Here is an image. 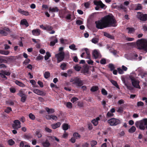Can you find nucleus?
<instances>
[{"label": "nucleus", "instance_id": "nucleus-3", "mask_svg": "<svg viewBox=\"0 0 147 147\" xmlns=\"http://www.w3.org/2000/svg\"><path fill=\"white\" fill-rule=\"evenodd\" d=\"M137 49H143L147 52V41L144 39L138 40L137 42Z\"/></svg>", "mask_w": 147, "mask_h": 147}, {"label": "nucleus", "instance_id": "nucleus-51", "mask_svg": "<svg viewBox=\"0 0 147 147\" xmlns=\"http://www.w3.org/2000/svg\"><path fill=\"white\" fill-rule=\"evenodd\" d=\"M125 40L127 41H133L134 40V38H133L126 37Z\"/></svg>", "mask_w": 147, "mask_h": 147}, {"label": "nucleus", "instance_id": "nucleus-48", "mask_svg": "<svg viewBox=\"0 0 147 147\" xmlns=\"http://www.w3.org/2000/svg\"><path fill=\"white\" fill-rule=\"evenodd\" d=\"M30 61V60L29 59H27L23 62V64L24 65H26L29 63Z\"/></svg>", "mask_w": 147, "mask_h": 147}, {"label": "nucleus", "instance_id": "nucleus-22", "mask_svg": "<svg viewBox=\"0 0 147 147\" xmlns=\"http://www.w3.org/2000/svg\"><path fill=\"white\" fill-rule=\"evenodd\" d=\"M45 110L48 114H52L55 112V110L53 109H49L48 107L45 108Z\"/></svg>", "mask_w": 147, "mask_h": 147}, {"label": "nucleus", "instance_id": "nucleus-38", "mask_svg": "<svg viewBox=\"0 0 147 147\" xmlns=\"http://www.w3.org/2000/svg\"><path fill=\"white\" fill-rule=\"evenodd\" d=\"M69 48L73 50H76L77 49L76 48V45L74 44H72L69 46Z\"/></svg>", "mask_w": 147, "mask_h": 147}, {"label": "nucleus", "instance_id": "nucleus-24", "mask_svg": "<svg viewBox=\"0 0 147 147\" xmlns=\"http://www.w3.org/2000/svg\"><path fill=\"white\" fill-rule=\"evenodd\" d=\"M104 35L111 39H113L114 38V36H113L106 32H104Z\"/></svg>", "mask_w": 147, "mask_h": 147}, {"label": "nucleus", "instance_id": "nucleus-9", "mask_svg": "<svg viewBox=\"0 0 147 147\" xmlns=\"http://www.w3.org/2000/svg\"><path fill=\"white\" fill-rule=\"evenodd\" d=\"M13 128L18 130L21 127V123L19 120H15L13 121V123L12 125Z\"/></svg>", "mask_w": 147, "mask_h": 147}, {"label": "nucleus", "instance_id": "nucleus-25", "mask_svg": "<svg viewBox=\"0 0 147 147\" xmlns=\"http://www.w3.org/2000/svg\"><path fill=\"white\" fill-rule=\"evenodd\" d=\"M20 24L22 25H25L26 27H28L29 25L27 21L25 19H24L21 21Z\"/></svg>", "mask_w": 147, "mask_h": 147}, {"label": "nucleus", "instance_id": "nucleus-39", "mask_svg": "<svg viewBox=\"0 0 147 147\" xmlns=\"http://www.w3.org/2000/svg\"><path fill=\"white\" fill-rule=\"evenodd\" d=\"M44 76L45 78H47L50 76V73L48 71H46L44 74Z\"/></svg>", "mask_w": 147, "mask_h": 147}, {"label": "nucleus", "instance_id": "nucleus-42", "mask_svg": "<svg viewBox=\"0 0 147 147\" xmlns=\"http://www.w3.org/2000/svg\"><path fill=\"white\" fill-rule=\"evenodd\" d=\"M111 71L113 70L115 67L114 65L112 64H109L108 65Z\"/></svg>", "mask_w": 147, "mask_h": 147}, {"label": "nucleus", "instance_id": "nucleus-53", "mask_svg": "<svg viewBox=\"0 0 147 147\" xmlns=\"http://www.w3.org/2000/svg\"><path fill=\"white\" fill-rule=\"evenodd\" d=\"M53 29V28L51 26L48 25L46 27V29L45 30L49 31Z\"/></svg>", "mask_w": 147, "mask_h": 147}, {"label": "nucleus", "instance_id": "nucleus-8", "mask_svg": "<svg viewBox=\"0 0 147 147\" xmlns=\"http://www.w3.org/2000/svg\"><path fill=\"white\" fill-rule=\"evenodd\" d=\"M57 60V63H59L63 60L64 58V53L63 51H61L55 55Z\"/></svg>", "mask_w": 147, "mask_h": 147}, {"label": "nucleus", "instance_id": "nucleus-20", "mask_svg": "<svg viewBox=\"0 0 147 147\" xmlns=\"http://www.w3.org/2000/svg\"><path fill=\"white\" fill-rule=\"evenodd\" d=\"M100 118L97 117L95 119H94L92 121V123L94 126H96L98 123V121L100 120Z\"/></svg>", "mask_w": 147, "mask_h": 147}, {"label": "nucleus", "instance_id": "nucleus-34", "mask_svg": "<svg viewBox=\"0 0 147 147\" xmlns=\"http://www.w3.org/2000/svg\"><path fill=\"white\" fill-rule=\"evenodd\" d=\"M18 95L20 96V97H22L26 95L24 94V92L21 90L19 91L18 93Z\"/></svg>", "mask_w": 147, "mask_h": 147}, {"label": "nucleus", "instance_id": "nucleus-36", "mask_svg": "<svg viewBox=\"0 0 147 147\" xmlns=\"http://www.w3.org/2000/svg\"><path fill=\"white\" fill-rule=\"evenodd\" d=\"M98 89V87L97 86H94L92 87L91 89L90 90L92 92H94L97 91Z\"/></svg>", "mask_w": 147, "mask_h": 147}, {"label": "nucleus", "instance_id": "nucleus-33", "mask_svg": "<svg viewBox=\"0 0 147 147\" xmlns=\"http://www.w3.org/2000/svg\"><path fill=\"white\" fill-rule=\"evenodd\" d=\"M136 130V128L134 126H132L129 130V133H132L134 132Z\"/></svg>", "mask_w": 147, "mask_h": 147}, {"label": "nucleus", "instance_id": "nucleus-2", "mask_svg": "<svg viewBox=\"0 0 147 147\" xmlns=\"http://www.w3.org/2000/svg\"><path fill=\"white\" fill-rule=\"evenodd\" d=\"M135 125L136 127L141 130H144L147 129V118H144L142 120L136 121Z\"/></svg>", "mask_w": 147, "mask_h": 147}, {"label": "nucleus", "instance_id": "nucleus-37", "mask_svg": "<svg viewBox=\"0 0 147 147\" xmlns=\"http://www.w3.org/2000/svg\"><path fill=\"white\" fill-rule=\"evenodd\" d=\"M97 144V142L95 140H93L91 142L90 144L91 147H96L95 146Z\"/></svg>", "mask_w": 147, "mask_h": 147}, {"label": "nucleus", "instance_id": "nucleus-50", "mask_svg": "<svg viewBox=\"0 0 147 147\" xmlns=\"http://www.w3.org/2000/svg\"><path fill=\"white\" fill-rule=\"evenodd\" d=\"M101 92L102 94L104 95H106L107 94V92L104 88L102 89L101 90Z\"/></svg>", "mask_w": 147, "mask_h": 147}, {"label": "nucleus", "instance_id": "nucleus-47", "mask_svg": "<svg viewBox=\"0 0 147 147\" xmlns=\"http://www.w3.org/2000/svg\"><path fill=\"white\" fill-rule=\"evenodd\" d=\"M29 118L32 120H34L35 119V116L31 113L29 114Z\"/></svg>", "mask_w": 147, "mask_h": 147}, {"label": "nucleus", "instance_id": "nucleus-60", "mask_svg": "<svg viewBox=\"0 0 147 147\" xmlns=\"http://www.w3.org/2000/svg\"><path fill=\"white\" fill-rule=\"evenodd\" d=\"M117 70L119 74H122L124 73V72L122 69H121L120 68H117Z\"/></svg>", "mask_w": 147, "mask_h": 147}, {"label": "nucleus", "instance_id": "nucleus-21", "mask_svg": "<svg viewBox=\"0 0 147 147\" xmlns=\"http://www.w3.org/2000/svg\"><path fill=\"white\" fill-rule=\"evenodd\" d=\"M35 134L38 138H41L42 136L41 130H37L36 131Z\"/></svg>", "mask_w": 147, "mask_h": 147}, {"label": "nucleus", "instance_id": "nucleus-45", "mask_svg": "<svg viewBox=\"0 0 147 147\" xmlns=\"http://www.w3.org/2000/svg\"><path fill=\"white\" fill-rule=\"evenodd\" d=\"M144 105V103L141 101L138 102L137 103V107H142Z\"/></svg>", "mask_w": 147, "mask_h": 147}, {"label": "nucleus", "instance_id": "nucleus-16", "mask_svg": "<svg viewBox=\"0 0 147 147\" xmlns=\"http://www.w3.org/2000/svg\"><path fill=\"white\" fill-rule=\"evenodd\" d=\"M58 10L59 9L57 7H50L49 8V11L50 12H57Z\"/></svg>", "mask_w": 147, "mask_h": 147}, {"label": "nucleus", "instance_id": "nucleus-41", "mask_svg": "<svg viewBox=\"0 0 147 147\" xmlns=\"http://www.w3.org/2000/svg\"><path fill=\"white\" fill-rule=\"evenodd\" d=\"M66 105L69 109H71L72 108V104L70 102H67L66 104Z\"/></svg>", "mask_w": 147, "mask_h": 147}, {"label": "nucleus", "instance_id": "nucleus-26", "mask_svg": "<svg viewBox=\"0 0 147 147\" xmlns=\"http://www.w3.org/2000/svg\"><path fill=\"white\" fill-rule=\"evenodd\" d=\"M42 145L44 147H49L50 145V144L48 140H46L45 142L42 143Z\"/></svg>", "mask_w": 147, "mask_h": 147}, {"label": "nucleus", "instance_id": "nucleus-57", "mask_svg": "<svg viewBox=\"0 0 147 147\" xmlns=\"http://www.w3.org/2000/svg\"><path fill=\"white\" fill-rule=\"evenodd\" d=\"M81 68V67L79 66L78 65H76L74 67V69L76 71H79Z\"/></svg>", "mask_w": 147, "mask_h": 147}, {"label": "nucleus", "instance_id": "nucleus-59", "mask_svg": "<svg viewBox=\"0 0 147 147\" xmlns=\"http://www.w3.org/2000/svg\"><path fill=\"white\" fill-rule=\"evenodd\" d=\"M21 97V101L22 102H25L26 100V97H27L26 95H25L24 96Z\"/></svg>", "mask_w": 147, "mask_h": 147}, {"label": "nucleus", "instance_id": "nucleus-56", "mask_svg": "<svg viewBox=\"0 0 147 147\" xmlns=\"http://www.w3.org/2000/svg\"><path fill=\"white\" fill-rule=\"evenodd\" d=\"M90 2H87L84 3V6L86 8H88L89 7Z\"/></svg>", "mask_w": 147, "mask_h": 147}, {"label": "nucleus", "instance_id": "nucleus-46", "mask_svg": "<svg viewBox=\"0 0 147 147\" xmlns=\"http://www.w3.org/2000/svg\"><path fill=\"white\" fill-rule=\"evenodd\" d=\"M8 142L9 145H13L14 143L15 142L12 139L9 140L8 141Z\"/></svg>", "mask_w": 147, "mask_h": 147}, {"label": "nucleus", "instance_id": "nucleus-54", "mask_svg": "<svg viewBox=\"0 0 147 147\" xmlns=\"http://www.w3.org/2000/svg\"><path fill=\"white\" fill-rule=\"evenodd\" d=\"M12 110L11 108L10 107H8L5 109V112L7 113H9Z\"/></svg>", "mask_w": 147, "mask_h": 147}, {"label": "nucleus", "instance_id": "nucleus-58", "mask_svg": "<svg viewBox=\"0 0 147 147\" xmlns=\"http://www.w3.org/2000/svg\"><path fill=\"white\" fill-rule=\"evenodd\" d=\"M10 92L11 93H15L16 91V90L15 88L11 87L9 89Z\"/></svg>", "mask_w": 147, "mask_h": 147}, {"label": "nucleus", "instance_id": "nucleus-43", "mask_svg": "<svg viewBox=\"0 0 147 147\" xmlns=\"http://www.w3.org/2000/svg\"><path fill=\"white\" fill-rule=\"evenodd\" d=\"M1 72L4 75L7 76H9L11 74L10 72L8 71H2Z\"/></svg>", "mask_w": 147, "mask_h": 147}, {"label": "nucleus", "instance_id": "nucleus-32", "mask_svg": "<svg viewBox=\"0 0 147 147\" xmlns=\"http://www.w3.org/2000/svg\"><path fill=\"white\" fill-rule=\"evenodd\" d=\"M142 8V6L141 4H138L136 5V8L135 9V10H141Z\"/></svg>", "mask_w": 147, "mask_h": 147}, {"label": "nucleus", "instance_id": "nucleus-28", "mask_svg": "<svg viewBox=\"0 0 147 147\" xmlns=\"http://www.w3.org/2000/svg\"><path fill=\"white\" fill-rule=\"evenodd\" d=\"M69 126L67 123H64L63 124L62 126V128L64 130H66L69 128Z\"/></svg>", "mask_w": 147, "mask_h": 147}, {"label": "nucleus", "instance_id": "nucleus-15", "mask_svg": "<svg viewBox=\"0 0 147 147\" xmlns=\"http://www.w3.org/2000/svg\"><path fill=\"white\" fill-rule=\"evenodd\" d=\"M40 30L39 29L33 30L32 31V34L34 36H38L40 34Z\"/></svg>", "mask_w": 147, "mask_h": 147}, {"label": "nucleus", "instance_id": "nucleus-7", "mask_svg": "<svg viewBox=\"0 0 147 147\" xmlns=\"http://www.w3.org/2000/svg\"><path fill=\"white\" fill-rule=\"evenodd\" d=\"M129 78L131 80L132 85L135 88L140 89V87L139 85V81L132 76H130Z\"/></svg>", "mask_w": 147, "mask_h": 147}, {"label": "nucleus", "instance_id": "nucleus-30", "mask_svg": "<svg viewBox=\"0 0 147 147\" xmlns=\"http://www.w3.org/2000/svg\"><path fill=\"white\" fill-rule=\"evenodd\" d=\"M110 82L113 85L115 86L117 88H119V86L116 81H115L113 80H110Z\"/></svg>", "mask_w": 147, "mask_h": 147}, {"label": "nucleus", "instance_id": "nucleus-17", "mask_svg": "<svg viewBox=\"0 0 147 147\" xmlns=\"http://www.w3.org/2000/svg\"><path fill=\"white\" fill-rule=\"evenodd\" d=\"M18 11L20 13L25 16H28L29 15V13L28 12L25 11L21 9H19L18 10Z\"/></svg>", "mask_w": 147, "mask_h": 147}, {"label": "nucleus", "instance_id": "nucleus-63", "mask_svg": "<svg viewBox=\"0 0 147 147\" xmlns=\"http://www.w3.org/2000/svg\"><path fill=\"white\" fill-rule=\"evenodd\" d=\"M124 102V101L122 99L120 100L118 102V103L119 105H121V104H123Z\"/></svg>", "mask_w": 147, "mask_h": 147}, {"label": "nucleus", "instance_id": "nucleus-44", "mask_svg": "<svg viewBox=\"0 0 147 147\" xmlns=\"http://www.w3.org/2000/svg\"><path fill=\"white\" fill-rule=\"evenodd\" d=\"M117 8L118 9H123L124 10H125L126 8L122 4H121L119 5H118L117 6Z\"/></svg>", "mask_w": 147, "mask_h": 147}, {"label": "nucleus", "instance_id": "nucleus-27", "mask_svg": "<svg viewBox=\"0 0 147 147\" xmlns=\"http://www.w3.org/2000/svg\"><path fill=\"white\" fill-rule=\"evenodd\" d=\"M9 53V51H5L1 50H0V53L1 54L7 55H8Z\"/></svg>", "mask_w": 147, "mask_h": 147}, {"label": "nucleus", "instance_id": "nucleus-1", "mask_svg": "<svg viewBox=\"0 0 147 147\" xmlns=\"http://www.w3.org/2000/svg\"><path fill=\"white\" fill-rule=\"evenodd\" d=\"M95 23L96 28L100 29L107 27H115L116 26V20L113 16L110 15L105 16L101 19L96 21Z\"/></svg>", "mask_w": 147, "mask_h": 147}, {"label": "nucleus", "instance_id": "nucleus-18", "mask_svg": "<svg viewBox=\"0 0 147 147\" xmlns=\"http://www.w3.org/2000/svg\"><path fill=\"white\" fill-rule=\"evenodd\" d=\"M61 123L60 122H57L56 123L53 124L51 125L52 128L54 129H55L60 126Z\"/></svg>", "mask_w": 147, "mask_h": 147}, {"label": "nucleus", "instance_id": "nucleus-35", "mask_svg": "<svg viewBox=\"0 0 147 147\" xmlns=\"http://www.w3.org/2000/svg\"><path fill=\"white\" fill-rule=\"evenodd\" d=\"M73 136L76 139L80 138V136L77 133H74L73 134Z\"/></svg>", "mask_w": 147, "mask_h": 147}, {"label": "nucleus", "instance_id": "nucleus-62", "mask_svg": "<svg viewBox=\"0 0 147 147\" xmlns=\"http://www.w3.org/2000/svg\"><path fill=\"white\" fill-rule=\"evenodd\" d=\"M7 61L5 59L0 58V63H7Z\"/></svg>", "mask_w": 147, "mask_h": 147}, {"label": "nucleus", "instance_id": "nucleus-4", "mask_svg": "<svg viewBox=\"0 0 147 147\" xmlns=\"http://www.w3.org/2000/svg\"><path fill=\"white\" fill-rule=\"evenodd\" d=\"M70 82L72 83L74 86L77 87H81L83 84V82L78 77H76L70 79Z\"/></svg>", "mask_w": 147, "mask_h": 147}, {"label": "nucleus", "instance_id": "nucleus-5", "mask_svg": "<svg viewBox=\"0 0 147 147\" xmlns=\"http://www.w3.org/2000/svg\"><path fill=\"white\" fill-rule=\"evenodd\" d=\"M108 123L111 126H115L121 123L120 121L118 119L112 118L108 120Z\"/></svg>", "mask_w": 147, "mask_h": 147}, {"label": "nucleus", "instance_id": "nucleus-11", "mask_svg": "<svg viewBox=\"0 0 147 147\" xmlns=\"http://www.w3.org/2000/svg\"><path fill=\"white\" fill-rule=\"evenodd\" d=\"M10 32V30L8 28L5 27L3 30H0V34L6 36Z\"/></svg>", "mask_w": 147, "mask_h": 147}, {"label": "nucleus", "instance_id": "nucleus-13", "mask_svg": "<svg viewBox=\"0 0 147 147\" xmlns=\"http://www.w3.org/2000/svg\"><path fill=\"white\" fill-rule=\"evenodd\" d=\"M115 108H113L111 109L110 111H109L107 113V117H111L114 116L113 113L115 112Z\"/></svg>", "mask_w": 147, "mask_h": 147}, {"label": "nucleus", "instance_id": "nucleus-23", "mask_svg": "<svg viewBox=\"0 0 147 147\" xmlns=\"http://www.w3.org/2000/svg\"><path fill=\"white\" fill-rule=\"evenodd\" d=\"M15 83L16 84L21 87H24L25 86V85L24 84L18 80H16L15 81Z\"/></svg>", "mask_w": 147, "mask_h": 147}, {"label": "nucleus", "instance_id": "nucleus-49", "mask_svg": "<svg viewBox=\"0 0 147 147\" xmlns=\"http://www.w3.org/2000/svg\"><path fill=\"white\" fill-rule=\"evenodd\" d=\"M86 62L89 65H93L94 62L92 60L90 59H88V60L86 61Z\"/></svg>", "mask_w": 147, "mask_h": 147}, {"label": "nucleus", "instance_id": "nucleus-19", "mask_svg": "<svg viewBox=\"0 0 147 147\" xmlns=\"http://www.w3.org/2000/svg\"><path fill=\"white\" fill-rule=\"evenodd\" d=\"M126 30L128 33L130 34H133L135 31V29L133 28L128 27L127 28Z\"/></svg>", "mask_w": 147, "mask_h": 147}, {"label": "nucleus", "instance_id": "nucleus-14", "mask_svg": "<svg viewBox=\"0 0 147 147\" xmlns=\"http://www.w3.org/2000/svg\"><path fill=\"white\" fill-rule=\"evenodd\" d=\"M94 5L97 6H100L102 8H103L105 6V5L101 1H94Z\"/></svg>", "mask_w": 147, "mask_h": 147}, {"label": "nucleus", "instance_id": "nucleus-6", "mask_svg": "<svg viewBox=\"0 0 147 147\" xmlns=\"http://www.w3.org/2000/svg\"><path fill=\"white\" fill-rule=\"evenodd\" d=\"M137 18L140 21L144 22L147 20V14H143L141 12H138Z\"/></svg>", "mask_w": 147, "mask_h": 147}, {"label": "nucleus", "instance_id": "nucleus-64", "mask_svg": "<svg viewBox=\"0 0 147 147\" xmlns=\"http://www.w3.org/2000/svg\"><path fill=\"white\" fill-rule=\"evenodd\" d=\"M89 144L87 142L84 143L82 145V147H88Z\"/></svg>", "mask_w": 147, "mask_h": 147}, {"label": "nucleus", "instance_id": "nucleus-55", "mask_svg": "<svg viewBox=\"0 0 147 147\" xmlns=\"http://www.w3.org/2000/svg\"><path fill=\"white\" fill-rule=\"evenodd\" d=\"M78 100V98L76 97H73L71 100V101L73 103H74Z\"/></svg>", "mask_w": 147, "mask_h": 147}, {"label": "nucleus", "instance_id": "nucleus-52", "mask_svg": "<svg viewBox=\"0 0 147 147\" xmlns=\"http://www.w3.org/2000/svg\"><path fill=\"white\" fill-rule=\"evenodd\" d=\"M92 43L96 44L98 42V39L96 38H94L92 39Z\"/></svg>", "mask_w": 147, "mask_h": 147}, {"label": "nucleus", "instance_id": "nucleus-31", "mask_svg": "<svg viewBox=\"0 0 147 147\" xmlns=\"http://www.w3.org/2000/svg\"><path fill=\"white\" fill-rule=\"evenodd\" d=\"M51 56V55L48 52H47L46 53V55L45 56V60H48L49 58Z\"/></svg>", "mask_w": 147, "mask_h": 147}, {"label": "nucleus", "instance_id": "nucleus-29", "mask_svg": "<svg viewBox=\"0 0 147 147\" xmlns=\"http://www.w3.org/2000/svg\"><path fill=\"white\" fill-rule=\"evenodd\" d=\"M66 65L67 64L66 63H63L61 65L60 67L62 69L64 70L66 69Z\"/></svg>", "mask_w": 147, "mask_h": 147}, {"label": "nucleus", "instance_id": "nucleus-61", "mask_svg": "<svg viewBox=\"0 0 147 147\" xmlns=\"http://www.w3.org/2000/svg\"><path fill=\"white\" fill-rule=\"evenodd\" d=\"M100 63L102 64H105L106 63V60L105 59H102L100 61Z\"/></svg>", "mask_w": 147, "mask_h": 147}, {"label": "nucleus", "instance_id": "nucleus-12", "mask_svg": "<svg viewBox=\"0 0 147 147\" xmlns=\"http://www.w3.org/2000/svg\"><path fill=\"white\" fill-rule=\"evenodd\" d=\"M33 91L34 93L39 95L44 96L45 94L43 91L38 89H34L33 90Z\"/></svg>", "mask_w": 147, "mask_h": 147}, {"label": "nucleus", "instance_id": "nucleus-10", "mask_svg": "<svg viewBox=\"0 0 147 147\" xmlns=\"http://www.w3.org/2000/svg\"><path fill=\"white\" fill-rule=\"evenodd\" d=\"M92 55L95 59L100 58L101 55L99 51L96 50H94L92 53Z\"/></svg>", "mask_w": 147, "mask_h": 147}, {"label": "nucleus", "instance_id": "nucleus-40", "mask_svg": "<svg viewBox=\"0 0 147 147\" xmlns=\"http://www.w3.org/2000/svg\"><path fill=\"white\" fill-rule=\"evenodd\" d=\"M58 41V40L56 38L55 39V40L53 41H52L50 42V45L51 46H54L55 44Z\"/></svg>", "mask_w": 147, "mask_h": 147}]
</instances>
